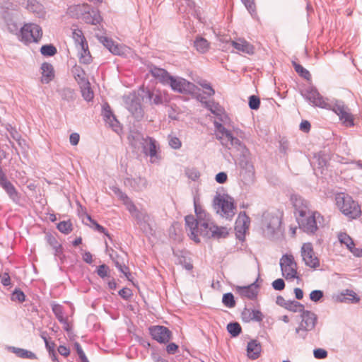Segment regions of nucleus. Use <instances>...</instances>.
<instances>
[{
  "instance_id": "f257e3e1",
  "label": "nucleus",
  "mask_w": 362,
  "mask_h": 362,
  "mask_svg": "<svg viewBox=\"0 0 362 362\" xmlns=\"http://www.w3.org/2000/svg\"><path fill=\"white\" fill-rule=\"evenodd\" d=\"M194 205L196 217L193 215L186 216L185 217V226L189 237L196 243H199V236L202 231L208 228L207 227L212 221L209 214L197 204L196 199L194 200Z\"/></svg>"
},
{
  "instance_id": "f03ea898",
  "label": "nucleus",
  "mask_w": 362,
  "mask_h": 362,
  "mask_svg": "<svg viewBox=\"0 0 362 362\" xmlns=\"http://www.w3.org/2000/svg\"><path fill=\"white\" fill-rule=\"evenodd\" d=\"M128 140L130 146L134 150L141 148L143 153L150 157V161L152 163H157L160 160L161 156L157 152L159 146L153 137L148 136L144 137L140 132L132 131L128 136Z\"/></svg>"
},
{
  "instance_id": "7ed1b4c3",
  "label": "nucleus",
  "mask_w": 362,
  "mask_h": 362,
  "mask_svg": "<svg viewBox=\"0 0 362 362\" xmlns=\"http://www.w3.org/2000/svg\"><path fill=\"white\" fill-rule=\"evenodd\" d=\"M214 126L217 132L216 138L220 140L223 146L228 149H235L242 153L247 151L245 145L239 139L234 136L232 132L222 124L215 122Z\"/></svg>"
},
{
  "instance_id": "20e7f679",
  "label": "nucleus",
  "mask_w": 362,
  "mask_h": 362,
  "mask_svg": "<svg viewBox=\"0 0 362 362\" xmlns=\"http://www.w3.org/2000/svg\"><path fill=\"white\" fill-rule=\"evenodd\" d=\"M335 200L340 211L349 218L356 219L361 215L360 205L349 194L343 192L337 193Z\"/></svg>"
},
{
  "instance_id": "39448f33",
  "label": "nucleus",
  "mask_w": 362,
  "mask_h": 362,
  "mask_svg": "<svg viewBox=\"0 0 362 362\" xmlns=\"http://www.w3.org/2000/svg\"><path fill=\"white\" fill-rule=\"evenodd\" d=\"M214 204L217 212L221 211L223 217L231 219L235 214L236 206L234 199L228 195H216L214 199Z\"/></svg>"
},
{
  "instance_id": "423d86ee",
  "label": "nucleus",
  "mask_w": 362,
  "mask_h": 362,
  "mask_svg": "<svg viewBox=\"0 0 362 362\" xmlns=\"http://www.w3.org/2000/svg\"><path fill=\"white\" fill-rule=\"evenodd\" d=\"M320 216V213L317 211H311L308 214L296 216L299 228L308 235H315L318 230L317 219Z\"/></svg>"
},
{
  "instance_id": "0eeeda50",
  "label": "nucleus",
  "mask_w": 362,
  "mask_h": 362,
  "mask_svg": "<svg viewBox=\"0 0 362 362\" xmlns=\"http://www.w3.org/2000/svg\"><path fill=\"white\" fill-rule=\"evenodd\" d=\"M301 318L299 326L296 329V333L302 339H305L307 332L315 328L317 318L314 313L305 309L301 312Z\"/></svg>"
},
{
  "instance_id": "6e6552de",
  "label": "nucleus",
  "mask_w": 362,
  "mask_h": 362,
  "mask_svg": "<svg viewBox=\"0 0 362 362\" xmlns=\"http://www.w3.org/2000/svg\"><path fill=\"white\" fill-rule=\"evenodd\" d=\"M42 36V28L37 24L26 23L21 29V40L25 43L37 42Z\"/></svg>"
},
{
  "instance_id": "1a4fd4ad",
  "label": "nucleus",
  "mask_w": 362,
  "mask_h": 362,
  "mask_svg": "<svg viewBox=\"0 0 362 362\" xmlns=\"http://www.w3.org/2000/svg\"><path fill=\"white\" fill-rule=\"evenodd\" d=\"M302 95L314 107H318L327 110L331 107V104L328 103V100L321 95L315 87H308L304 92L302 93Z\"/></svg>"
},
{
  "instance_id": "9d476101",
  "label": "nucleus",
  "mask_w": 362,
  "mask_h": 362,
  "mask_svg": "<svg viewBox=\"0 0 362 362\" xmlns=\"http://www.w3.org/2000/svg\"><path fill=\"white\" fill-rule=\"evenodd\" d=\"M336 113L342 124L346 127H352L354 126V116L350 112L349 108L343 101L337 100L334 104H331L329 109Z\"/></svg>"
},
{
  "instance_id": "9b49d317",
  "label": "nucleus",
  "mask_w": 362,
  "mask_h": 362,
  "mask_svg": "<svg viewBox=\"0 0 362 362\" xmlns=\"http://www.w3.org/2000/svg\"><path fill=\"white\" fill-rule=\"evenodd\" d=\"M127 210L144 232L151 233L152 231L149 223L150 216L146 211L139 210L134 204H130Z\"/></svg>"
},
{
  "instance_id": "f8f14e48",
  "label": "nucleus",
  "mask_w": 362,
  "mask_h": 362,
  "mask_svg": "<svg viewBox=\"0 0 362 362\" xmlns=\"http://www.w3.org/2000/svg\"><path fill=\"white\" fill-rule=\"evenodd\" d=\"M301 256L305 264L313 269L320 266V260L314 251L311 243H303L300 250Z\"/></svg>"
},
{
  "instance_id": "ddd939ff",
  "label": "nucleus",
  "mask_w": 362,
  "mask_h": 362,
  "mask_svg": "<svg viewBox=\"0 0 362 362\" xmlns=\"http://www.w3.org/2000/svg\"><path fill=\"white\" fill-rule=\"evenodd\" d=\"M282 275L286 279H293L297 276V264L292 255H284L280 259Z\"/></svg>"
},
{
  "instance_id": "4468645a",
  "label": "nucleus",
  "mask_w": 362,
  "mask_h": 362,
  "mask_svg": "<svg viewBox=\"0 0 362 362\" xmlns=\"http://www.w3.org/2000/svg\"><path fill=\"white\" fill-rule=\"evenodd\" d=\"M167 85H169L171 88L180 93H193L197 87L192 83L181 77L170 78Z\"/></svg>"
},
{
  "instance_id": "2eb2a0df",
  "label": "nucleus",
  "mask_w": 362,
  "mask_h": 362,
  "mask_svg": "<svg viewBox=\"0 0 362 362\" xmlns=\"http://www.w3.org/2000/svg\"><path fill=\"white\" fill-rule=\"evenodd\" d=\"M152 338L160 344H167L172 337V332L166 327L157 325L149 327Z\"/></svg>"
},
{
  "instance_id": "dca6fc26",
  "label": "nucleus",
  "mask_w": 362,
  "mask_h": 362,
  "mask_svg": "<svg viewBox=\"0 0 362 362\" xmlns=\"http://www.w3.org/2000/svg\"><path fill=\"white\" fill-rule=\"evenodd\" d=\"M290 200L295 209L296 216L308 214L312 211L310 209L309 202L301 196L296 194H291Z\"/></svg>"
},
{
  "instance_id": "f3484780",
  "label": "nucleus",
  "mask_w": 362,
  "mask_h": 362,
  "mask_svg": "<svg viewBox=\"0 0 362 362\" xmlns=\"http://www.w3.org/2000/svg\"><path fill=\"white\" fill-rule=\"evenodd\" d=\"M208 228L202 231L201 236L214 238L216 239L226 238L228 235V231L226 227H219L211 222Z\"/></svg>"
},
{
  "instance_id": "a211bd4d",
  "label": "nucleus",
  "mask_w": 362,
  "mask_h": 362,
  "mask_svg": "<svg viewBox=\"0 0 362 362\" xmlns=\"http://www.w3.org/2000/svg\"><path fill=\"white\" fill-rule=\"evenodd\" d=\"M236 293L243 298H247L249 300H255L257 298L259 293V286L254 282L247 286L235 287Z\"/></svg>"
},
{
  "instance_id": "6ab92c4d",
  "label": "nucleus",
  "mask_w": 362,
  "mask_h": 362,
  "mask_svg": "<svg viewBox=\"0 0 362 362\" xmlns=\"http://www.w3.org/2000/svg\"><path fill=\"white\" fill-rule=\"evenodd\" d=\"M250 224V218L246 214L245 211H241L238 214V216L235 221V230L236 235L238 238H240V235L244 236L246 231L249 229Z\"/></svg>"
},
{
  "instance_id": "aec40b11",
  "label": "nucleus",
  "mask_w": 362,
  "mask_h": 362,
  "mask_svg": "<svg viewBox=\"0 0 362 362\" xmlns=\"http://www.w3.org/2000/svg\"><path fill=\"white\" fill-rule=\"evenodd\" d=\"M25 8L28 11L32 13L37 18H44L45 17V8L43 4L37 0H27Z\"/></svg>"
},
{
  "instance_id": "412c9836",
  "label": "nucleus",
  "mask_w": 362,
  "mask_h": 362,
  "mask_svg": "<svg viewBox=\"0 0 362 362\" xmlns=\"http://www.w3.org/2000/svg\"><path fill=\"white\" fill-rule=\"evenodd\" d=\"M110 252H111L109 254L110 257L114 262L117 269L119 271H122V269L127 270V266L126 263L127 262V254L124 252H122V254H119L112 248L110 249Z\"/></svg>"
},
{
  "instance_id": "4be33fe9",
  "label": "nucleus",
  "mask_w": 362,
  "mask_h": 362,
  "mask_svg": "<svg viewBox=\"0 0 362 362\" xmlns=\"http://www.w3.org/2000/svg\"><path fill=\"white\" fill-rule=\"evenodd\" d=\"M81 19L86 23L91 25H98L102 21L99 11L95 9H90L88 4V8L85 9V12L83 13Z\"/></svg>"
},
{
  "instance_id": "5701e85b",
  "label": "nucleus",
  "mask_w": 362,
  "mask_h": 362,
  "mask_svg": "<svg viewBox=\"0 0 362 362\" xmlns=\"http://www.w3.org/2000/svg\"><path fill=\"white\" fill-rule=\"evenodd\" d=\"M230 43L238 52L248 54H253L255 52V47L245 39L231 40Z\"/></svg>"
},
{
  "instance_id": "b1692460",
  "label": "nucleus",
  "mask_w": 362,
  "mask_h": 362,
  "mask_svg": "<svg viewBox=\"0 0 362 362\" xmlns=\"http://www.w3.org/2000/svg\"><path fill=\"white\" fill-rule=\"evenodd\" d=\"M128 110L139 121L144 117V111L138 98H134L130 101L128 105Z\"/></svg>"
},
{
  "instance_id": "393cba45",
  "label": "nucleus",
  "mask_w": 362,
  "mask_h": 362,
  "mask_svg": "<svg viewBox=\"0 0 362 362\" xmlns=\"http://www.w3.org/2000/svg\"><path fill=\"white\" fill-rule=\"evenodd\" d=\"M149 72L156 79L159 80L160 83L167 85L171 76L164 69L159 68L155 65H151L149 67Z\"/></svg>"
},
{
  "instance_id": "a878e982",
  "label": "nucleus",
  "mask_w": 362,
  "mask_h": 362,
  "mask_svg": "<svg viewBox=\"0 0 362 362\" xmlns=\"http://www.w3.org/2000/svg\"><path fill=\"white\" fill-rule=\"evenodd\" d=\"M338 240L342 245H345L346 248L356 256H360L358 249L355 247V243L353 239L346 233H339Z\"/></svg>"
},
{
  "instance_id": "bb28decb",
  "label": "nucleus",
  "mask_w": 362,
  "mask_h": 362,
  "mask_svg": "<svg viewBox=\"0 0 362 362\" xmlns=\"http://www.w3.org/2000/svg\"><path fill=\"white\" fill-rule=\"evenodd\" d=\"M41 82L42 83H49L54 78V70L53 66L47 62H44L41 65Z\"/></svg>"
},
{
  "instance_id": "cd10ccee",
  "label": "nucleus",
  "mask_w": 362,
  "mask_h": 362,
  "mask_svg": "<svg viewBox=\"0 0 362 362\" xmlns=\"http://www.w3.org/2000/svg\"><path fill=\"white\" fill-rule=\"evenodd\" d=\"M262 346L257 340H251L247 346V353L249 358L252 360L257 359L261 354Z\"/></svg>"
},
{
  "instance_id": "c85d7f7f",
  "label": "nucleus",
  "mask_w": 362,
  "mask_h": 362,
  "mask_svg": "<svg viewBox=\"0 0 362 362\" xmlns=\"http://www.w3.org/2000/svg\"><path fill=\"white\" fill-rule=\"evenodd\" d=\"M337 300L341 303H356L360 300V298L354 291L346 289L337 296Z\"/></svg>"
},
{
  "instance_id": "c756f323",
  "label": "nucleus",
  "mask_w": 362,
  "mask_h": 362,
  "mask_svg": "<svg viewBox=\"0 0 362 362\" xmlns=\"http://www.w3.org/2000/svg\"><path fill=\"white\" fill-rule=\"evenodd\" d=\"M87 8V4L71 5L68 7L66 13L71 18L80 19Z\"/></svg>"
},
{
  "instance_id": "7c9ffc66",
  "label": "nucleus",
  "mask_w": 362,
  "mask_h": 362,
  "mask_svg": "<svg viewBox=\"0 0 362 362\" xmlns=\"http://www.w3.org/2000/svg\"><path fill=\"white\" fill-rule=\"evenodd\" d=\"M100 41L113 54L120 55L122 54L119 45L115 43L111 38L102 36L100 38Z\"/></svg>"
},
{
  "instance_id": "2f4dec72",
  "label": "nucleus",
  "mask_w": 362,
  "mask_h": 362,
  "mask_svg": "<svg viewBox=\"0 0 362 362\" xmlns=\"http://www.w3.org/2000/svg\"><path fill=\"white\" fill-rule=\"evenodd\" d=\"M151 105H159L163 103V97L159 90H147L145 96Z\"/></svg>"
},
{
  "instance_id": "473e14b6",
  "label": "nucleus",
  "mask_w": 362,
  "mask_h": 362,
  "mask_svg": "<svg viewBox=\"0 0 362 362\" xmlns=\"http://www.w3.org/2000/svg\"><path fill=\"white\" fill-rule=\"evenodd\" d=\"M194 47L198 52L205 54L209 50L210 43L206 39L198 35L194 41Z\"/></svg>"
},
{
  "instance_id": "72a5a7b5",
  "label": "nucleus",
  "mask_w": 362,
  "mask_h": 362,
  "mask_svg": "<svg viewBox=\"0 0 362 362\" xmlns=\"http://www.w3.org/2000/svg\"><path fill=\"white\" fill-rule=\"evenodd\" d=\"M103 115L105 122L109 124L110 127H115L117 124L118 121L112 112L109 105L107 104L105 106H103Z\"/></svg>"
},
{
  "instance_id": "f704fd0d",
  "label": "nucleus",
  "mask_w": 362,
  "mask_h": 362,
  "mask_svg": "<svg viewBox=\"0 0 362 362\" xmlns=\"http://www.w3.org/2000/svg\"><path fill=\"white\" fill-rule=\"evenodd\" d=\"M10 349L11 351L15 354L18 357H20L21 358H29V359H36L37 356L36 355L28 350L21 349V348H17V347H10Z\"/></svg>"
},
{
  "instance_id": "c9c22d12",
  "label": "nucleus",
  "mask_w": 362,
  "mask_h": 362,
  "mask_svg": "<svg viewBox=\"0 0 362 362\" xmlns=\"http://www.w3.org/2000/svg\"><path fill=\"white\" fill-rule=\"evenodd\" d=\"M80 52L78 53L79 62L83 64H89L92 62V57L88 49V45L87 47L85 46H81Z\"/></svg>"
},
{
  "instance_id": "e433bc0d",
  "label": "nucleus",
  "mask_w": 362,
  "mask_h": 362,
  "mask_svg": "<svg viewBox=\"0 0 362 362\" xmlns=\"http://www.w3.org/2000/svg\"><path fill=\"white\" fill-rule=\"evenodd\" d=\"M72 37L77 46L87 47L88 42L81 30L74 29L72 32Z\"/></svg>"
},
{
  "instance_id": "4c0bfd02",
  "label": "nucleus",
  "mask_w": 362,
  "mask_h": 362,
  "mask_svg": "<svg viewBox=\"0 0 362 362\" xmlns=\"http://www.w3.org/2000/svg\"><path fill=\"white\" fill-rule=\"evenodd\" d=\"M281 224V220L278 216H271L269 222L267 224V228L271 233H274L278 230Z\"/></svg>"
},
{
  "instance_id": "58836bf2",
  "label": "nucleus",
  "mask_w": 362,
  "mask_h": 362,
  "mask_svg": "<svg viewBox=\"0 0 362 362\" xmlns=\"http://www.w3.org/2000/svg\"><path fill=\"white\" fill-rule=\"evenodd\" d=\"M111 189L117 196V197L121 201H122L123 204L126 206L127 209H128L130 204H134V202L129 199L127 194L123 192L119 187H112Z\"/></svg>"
},
{
  "instance_id": "ea45409f",
  "label": "nucleus",
  "mask_w": 362,
  "mask_h": 362,
  "mask_svg": "<svg viewBox=\"0 0 362 362\" xmlns=\"http://www.w3.org/2000/svg\"><path fill=\"white\" fill-rule=\"evenodd\" d=\"M52 310L59 322L67 317L64 316V308L60 304L53 303L52 304Z\"/></svg>"
},
{
  "instance_id": "a19ab883",
  "label": "nucleus",
  "mask_w": 362,
  "mask_h": 362,
  "mask_svg": "<svg viewBox=\"0 0 362 362\" xmlns=\"http://www.w3.org/2000/svg\"><path fill=\"white\" fill-rule=\"evenodd\" d=\"M61 98L66 101H73L75 99V92L71 88H64L59 90Z\"/></svg>"
},
{
  "instance_id": "79ce46f5",
  "label": "nucleus",
  "mask_w": 362,
  "mask_h": 362,
  "mask_svg": "<svg viewBox=\"0 0 362 362\" xmlns=\"http://www.w3.org/2000/svg\"><path fill=\"white\" fill-rule=\"evenodd\" d=\"M204 107L215 115L218 116L222 113L221 107L218 103H215L214 100L206 102V105Z\"/></svg>"
},
{
  "instance_id": "37998d69",
  "label": "nucleus",
  "mask_w": 362,
  "mask_h": 362,
  "mask_svg": "<svg viewBox=\"0 0 362 362\" xmlns=\"http://www.w3.org/2000/svg\"><path fill=\"white\" fill-rule=\"evenodd\" d=\"M285 309H286L289 311L294 312V313H296V312L301 313L305 309V307L303 304H301L300 303H299L298 301L288 300L285 307Z\"/></svg>"
},
{
  "instance_id": "c03bdc74",
  "label": "nucleus",
  "mask_w": 362,
  "mask_h": 362,
  "mask_svg": "<svg viewBox=\"0 0 362 362\" xmlns=\"http://www.w3.org/2000/svg\"><path fill=\"white\" fill-rule=\"evenodd\" d=\"M227 330L233 337H238L242 332V327L238 322H230L227 325Z\"/></svg>"
},
{
  "instance_id": "a18cd8bd",
  "label": "nucleus",
  "mask_w": 362,
  "mask_h": 362,
  "mask_svg": "<svg viewBox=\"0 0 362 362\" xmlns=\"http://www.w3.org/2000/svg\"><path fill=\"white\" fill-rule=\"evenodd\" d=\"M293 66L294 67L295 71L303 78L306 80H310L311 78V74L310 72L305 69L300 64L296 63V62H293Z\"/></svg>"
},
{
  "instance_id": "49530a36",
  "label": "nucleus",
  "mask_w": 362,
  "mask_h": 362,
  "mask_svg": "<svg viewBox=\"0 0 362 362\" xmlns=\"http://www.w3.org/2000/svg\"><path fill=\"white\" fill-rule=\"evenodd\" d=\"M72 73H73L76 80L80 81L81 82H83L86 81V74L85 71L80 66L75 65L72 68Z\"/></svg>"
},
{
  "instance_id": "de8ad7c7",
  "label": "nucleus",
  "mask_w": 362,
  "mask_h": 362,
  "mask_svg": "<svg viewBox=\"0 0 362 362\" xmlns=\"http://www.w3.org/2000/svg\"><path fill=\"white\" fill-rule=\"evenodd\" d=\"M222 303L228 308H234L236 304L234 296L232 293H224L222 298Z\"/></svg>"
},
{
  "instance_id": "09e8293b",
  "label": "nucleus",
  "mask_w": 362,
  "mask_h": 362,
  "mask_svg": "<svg viewBox=\"0 0 362 362\" xmlns=\"http://www.w3.org/2000/svg\"><path fill=\"white\" fill-rule=\"evenodd\" d=\"M87 218L90 222L91 227H93L98 232L105 234L107 237H108L110 239V235L108 233L105 228L98 223V222L93 219L90 216L87 215Z\"/></svg>"
},
{
  "instance_id": "8fccbe9b",
  "label": "nucleus",
  "mask_w": 362,
  "mask_h": 362,
  "mask_svg": "<svg viewBox=\"0 0 362 362\" xmlns=\"http://www.w3.org/2000/svg\"><path fill=\"white\" fill-rule=\"evenodd\" d=\"M57 228L64 234H69L73 230L72 223L70 221H60L57 226Z\"/></svg>"
},
{
  "instance_id": "3c124183",
  "label": "nucleus",
  "mask_w": 362,
  "mask_h": 362,
  "mask_svg": "<svg viewBox=\"0 0 362 362\" xmlns=\"http://www.w3.org/2000/svg\"><path fill=\"white\" fill-rule=\"evenodd\" d=\"M40 52L43 56L52 57L57 52V48L53 45H45L41 47Z\"/></svg>"
},
{
  "instance_id": "603ef678",
  "label": "nucleus",
  "mask_w": 362,
  "mask_h": 362,
  "mask_svg": "<svg viewBox=\"0 0 362 362\" xmlns=\"http://www.w3.org/2000/svg\"><path fill=\"white\" fill-rule=\"evenodd\" d=\"M198 84L204 89V94L207 97H211L215 94L214 89L206 80L198 81Z\"/></svg>"
},
{
  "instance_id": "864d4df0",
  "label": "nucleus",
  "mask_w": 362,
  "mask_h": 362,
  "mask_svg": "<svg viewBox=\"0 0 362 362\" xmlns=\"http://www.w3.org/2000/svg\"><path fill=\"white\" fill-rule=\"evenodd\" d=\"M95 272L101 279H105L110 276V269L107 265L103 264L97 267Z\"/></svg>"
},
{
  "instance_id": "5fc2aeb1",
  "label": "nucleus",
  "mask_w": 362,
  "mask_h": 362,
  "mask_svg": "<svg viewBox=\"0 0 362 362\" xmlns=\"http://www.w3.org/2000/svg\"><path fill=\"white\" fill-rule=\"evenodd\" d=\"M185 174L189 179L193 181H196L200 177V173L196 168H187Z\"/></svg>"
},
{
  "instance_id": "6e6d98bb",
  "label": "nucleus",
  "mask_w": 362,
  "mask_h": 362,
  "mask_svg": "<svg viewBox=\"0 0 362 362\" xmlns=\"http://www.w3.org/2000/svg\"><path fill=\"white\" fill-rule=\"evenodd\" d=\"M247 10L252 15H256V6L254 0H241Z\"/></svg>"
},
{
  "instance_id": "4d7b16f0",
  "label": "nucleus",
  "mask_w": 362,
  "mask_h": 362,
  "mask_svg": "<svg viewBox=\"0 0 362 362\" xmlns=\"http://www.w3.org/2000/svg\"><path fill=\"white\" fill-rule=\"evenodd\" d=\"M12 300H18L19 303H23L25 300V295L20 289H15L11 295Z\"/></svg>"
},
{
  "instance_id": "13d9d810",
  "label": "nucleus",
  "mask_w": 362,
  "mask_h": 362,
  "mask_svg": "<svg viewBox=\"0 0 362 362\" xmlns=\"http://www.w3.org/2000/svg\"><path fill=\"white\" fill-rule=\"evenodd\" d=\"M260 105V99L258 96L251 95L249 98V107L251 110H257Z\"/></svg>"
},
{
  "instance_id": "bf43d9fd",
  "label": "nucleus",
  "mask_w": 362,
  "mask_h": 362,
  "mask_svg": "<svg viewBox=\"0 0 362 362\" xmlns=\"http://www.w3.org/2000/svg\"><path fill=\"white\" fill-rule=\"evenodd\" d=\"M119 296L125 300H129L133 296L132 291L129 288H123L118 292Z\"/></svg>"
},
{
  "instance_id": "052dcab7",
  "label": "nucleus",
  "mask_w": 362,
  "mask_h": 362,
  "mask_svg": "<svg viewBox=\"0 0 362 362\" xmlns=\"http://www.w3.org/2000/svg\"><path fill=\"white\" fill-rule=\"evenodd\" d=\"M81 92L84 100L86 101H90L93 100L94 94L89 86L83 88Z\"/></svg>"
},
{
  "instance_id": "680f3d73",
  "label": "nucleus",
  "mask_w": 362,
  "mask_h": 362,
  "mask_svg": "<svg viewBox=\"0 0 362 362\" xmlns=\"http://www.w3.org/2000/svg\"><path fill=\"white\" fill-rule=\"evenodd\" d=\"M168 144L174 149H179L182 146V142L177 136H170Z\"/></svg>"
},
{
  "instance_id": "e2e57ef3",
  "label": "nucleus",
  "mask_w": 362,
  "mask_h": 362,
  "mask_svg": "<svg viewBox=\"0 0 362 362\" xmlns=\"http://www.w3.org/2000/svg\"><path fill=\"white\" fill-rule=\"evenodd\" d=\"M252 321L262 322L264 318L262 313L259 310H250Z\"/></svg>"
},
{
  "instance_id": "0e129e2a",
  "label": "nucleus",
  "mask_w": 362,
  "mask_h": 362,
  "mask_svg": "<svg viewBox=\"0 0 362 362\" xmlns=\"http://www.w3.org/2000/svg\"><path fill=\"white\" fill-rule=\"evenodd\" d=\"M324 296L320 290H314L310 293V298L313 302H318Z\"/></svg>"
},
{
  "instance_id": "69168bd1",
  "label": "nucleus",
  "mask_w": 362,
  "mask_h": 362,
  "mask_svg": "<svg viewBox=\"0 0 362 362\" xmlns=\"http://www.w3.org/2000/svg\"><path fill=\"white\" fill-rule=\"evenodd\" d=\"M313 355L315 358L324 359L327 356V351L323 349H316L313 351Z\"/></svg>"
},
{
  "instance_id": "338daca9",
  "label": "nucleus",
  "mask_w": 362,
  "mask_h": 362,
  "mask_svg": "<svg viewBox=\"0 0 362 362\" xmlns=\"http://www.w3.org/2000/svg\"><path fill=\"white\" fill-rule=\"evenodd\" d=\"M274 289L281 291L285 288V282L282 279H277L272 282Z\"/></svg>"
},
{
  "instance_id": "774afa93",
  "label": "nucleus",
  "mask_w": 362,
  "mask_h": 362,
  "mask_svg": "<svg viewBox=\"0 0 362 362\" xmlns=\"http://www.w3.org/2000/svg\"><path fill=\"white\" fill-rule=\"evenodd\" d=\"M241 317L243 322H249L252 321L250 309L245 308L241 313Z\"/></svg>"
}]
</instances>
